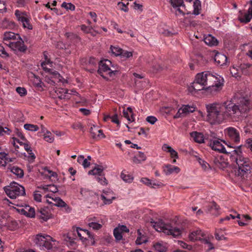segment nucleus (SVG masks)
Returning <instances> with one entry per match:
<instances>
[{"mask_svg":"<svg viewBox=\"0 0 252 252\" xmlns=\"http://www.w3.org/2000/svg\"><path fill=\"white\" fill-rule=\"evenodd\" d=\"M110 49L112 53L115 56H120L123 50L121 48L115 47L112 45L110 46Z\"/></svg>","mask_w":252,"mask_h":252,"instance_id":"nucleus-37","label":"nucleus"},{"mask_svg":"<svg viewBox=\"0 0 252 252\" xmlns=\"http://www.w3.org/2000/svg\"><path fill=\"white\" fill-rule=\"evenodd\" d=\"M204 41L205 44L210 46H216L218 44V40L211 34H208L204 37Z\"/></svg>","mask_w":252,"mask_h":252,"instance_id":"nucleus-21","label":"nucleus"},{"mask_svg":"<svg viewBox=\"0 0 252 252\" xmlns=\"http://www.w3.org/2000/svg\"><path fill=\"white\" fill-rule=\"evenodd\" d=\"M18 34L11 32H6L4 33L3 40L8 41L10 39H17Z\"/></svg>","mask_w":252,"mask_h":252,"instance_id":"nucleus-29","label":"nucleus"},{"mask_svg":"<svg viewBox=\"0 0 252 252\" xmlns=\"http://www.w3.org/2000/svg\"><path fill=\"white\" fill-rule=\"evenodd\" d=\"M12 173L17 176L19 178H22L24 176V171L19 167L17 166H11L9 165L8 167Z\"/></svg>","mask_w":252,"mask_h":252,"instance_id":"nucleus-19","label":"nucleus"},{"mask_svg":"<svg viewBox=\"0 0 252 252\" xmlns=\"http://www.w3.org/2000/svg\"><path fill=\"white\" fill-rule=\"evenodd\" d=\"M51 241H54V240L50 236L41 234L37 235L34 240V243L39 246L40 249L45 248L50 250L52 249L53 246Z\"/></svg>","mask_w":252,"mask_h":252,"instance_id":"nucleus-7","label":"nucleus"},{"mask_svg":"<svg viewBox=\"0 0 252 252\" xmlns=\"http://www.w3.org/2000/svg\"><path fill=\"white\" fill-rule=\"evenodd\" d=\"M11 130L7 127H3L0 126V135H3L4 134L9 135Z\"/></svg>","mask_w":252,"mask_h":252,"instance_id":"nucleus-47","label":"nucleus"},{"mask_svg":"<svg viewBox=\"0 0 252 252\" xmlns=\"http://www.w3.org/2000/svg\"><path fill=\"white\" fill-rule=\"evenodd\" d=\"M252 18L250 10H248V13L244 15V17H239L238 19L241 23H247L251 21Z\"/></svg>","mask_w":252,"mask_h":252,"instance_id":"nucleus-36","label":"nucleus"},{"mask_svg":"<svg viewBox=\"0 0 252 252\" xmlns=\"http://www.w3.org/2000/svg\"><path fill=\"white\" fill-rule=\"evenodd\" d=\"M15 15L18 21H21L22 23L26 21L27 18L25 17L26 12H22L18 10H16L15 12Z\"/></svg>","mask_w":252,"mask_h":252,"instance_id":"nucleus-30","label":"nucleus"},{"mask_svg":"<svg viewBox=\"0 0 252 252\" xmlns=\"http://www.w3.org/2000/svg\"><path fill=\"white\" fill-rule=\"evenodd\" d=\"M198 162L204 170L210 168V165L207 162L200 158H198Z\"/></svg>","mask_w":252,"mask_h":252,"instance_id":"nucleus-46","label":"nucleus"},{"mask_svg":"<svg viewBox=\"0 0 252 252\" xmlns=\"http://www.w3.org/2000/svg\"><path fill=\"white\" fill-rule=\"evenodd\" d=\"M231 153L233 154V162H235L238 166L237 171H235V175L242 177L250 173L252 163L250 159L244 157L242 151L238 150V152L235 151Z\"/></svg>","mask_w":252,"mask_h":252,"instance_id":"nucleus-3","label":"nucleus"},{"mask_svg":"<svg viewBox=\"0 0 252 252\" xmlns=\"http://www.w3.org/2000/svg\"><path fill=\"white\" fill-rule=\"evenodd\" d=\"M114 194V193L112 190L109 189L107 190H103L102 194L100 195V198L105 205H109L112 203L113 200L116 198V197L113 196Z\"/></svg>","mask_w":252,"mask_h":252,"instance_id":"nucleus-12","label":"nucleus"},{"mask_svg":"<svg viewBox=\"0 0 252 252\" xmlns=\"http://www.w3.org/2000/svg\"><path fill=\"white\" fill-rule=\"evenodd\" d=\"M251 107L252 103L246 97H239L235 103L229 101L222 104L213 103L206 106L207 117L213 124H220L228 118L236 121Z\"/></svg>","mask_w":252,"mask_h":252,"instance_id":"nucleus-1","label":"nucleus"},{"mask_svg":"<svg viewBox=\"0 0 252 252\" xmlns=\"http://www.w3.org/2000/svg\"><path fill=\"white\" fill-rule=\"evenodd\" d=\"M241 147H242V146H237V147H234L233 146H230L229 148H227V149H225L226 152H223V153L229 155L230 160L231 161L233 162V158H232L233 154H231L232 153L231 152H232L233 153L235 151L238 152V150L239 151H242Z\"/></svg>","mask_w":252,"mask_h":252,"instance_id":"nucleus-25","label":"nucleus"},{"mask_svg":"<svg viewBox=\"0 0 252 252\" xmlns=\"http://www.w3.org/2000/svg\"><path fill=\"white\" fill-rule=\"evenodd\" d=\"M146 121L150 124L154 125L157 121V119L154 116H150L146 118Z\"/></svg>","mask_w":252,"mask_h":252,"instance_id":"nucleus-59","label":"nucleus"},{"mask_svg":"<svg viewBox=\"0 0 252 252\" xmlns=\"http://www.w3.org/2000/svg\"><path fill=\"white\" fill-rule=\"evenodd\" d=\"M162 149L164 151H166L169 153L170 154L171 158H178V153L176 151H175L171 147L169 146L167 144H163V145L162 147Z\"/></svg>","mask_w":252,"mask_h":252,"instance_id":"nucleus-23","label":"nucleus"},{"mask_svg":"<svg viewBox=\"0 0 252 252\" xmlns=\"http://www.w3.org/2000/svg\"><path fill=\"white\" fill-rule=\"evenodd\" d=\"M214 60L218 65L221 66L225 63L227 58L223 54L218 53L215 56Z\"/></svg>","mask_w":252,"mask_h":252,"instance_id":"nucleus-22","label":"nucleus"},{"mask_svg":"<svg viewBox=\"0 0 252 252\" xmlns=\"http://www.w3.org/2000/svg\"><path fill=\"white\" fill-rule=\"evenodd\" d=\"M46 69L47 70V72L54 75V77L58 79L59 81L62 82L63 80L64 79L58 71L50 68H46Z\"/></svg>","mask_w":252,"mask_h":252,"instance_id":"nucleus-35","label":"nucleus"},{"mask_svg":"<svg viewBox=\"0 0 252 252\" xmlns=\"http://www.w3.org/2000/svg\"><path fill=\"white\" fill-rule=\"evenodd\" d=\"M220 230L216 231L215 233V236L216 239L218 241H220L222 240H227V238L224 237L223 235H220Z\"/></svg>","mask_w":252,"mask_h":252,"instance_id":"nucleus-51","label":"nucleus"},{"mask_svg":"<svg viewBox=\"0 0 252 252\" xmlns=\"http://www.w3.org/2000/svg\"><path fill=\"white\" fill-rule=\"evenodd\" d=\"M4 190L6 194L12 199L16 198L18 196L26 194L24 187L15 182H12L9 186L5 187Z\"/></svg>","mask_w":252,"mask_h":252,"instance_id":"nucleus-6","label":"nucleus"},{"mask_svg":"<svg viewBox=\"0 0 252 252\" xmlns=\"http://www.w3.org/2000/svg\"><path fill=\"white\" fill-rule=\"evenodd\" d=\"M97 61H98L95 58L91 57L89 59L88 63L90 65L95 66L96 65Z\"/></svg>","mask_w":252,"mask_h":252,"instance_id":"nucleus-63","label":"nucleus"},{"mask_svg":"<svg viewBox=\"0 0 252 252\" xmlns=\"http://www.w3.org/2000/svg\"><path fill=\"white\" fill-rule=\"evenodd\" d=\"M204 234L200 229L196 230L190 233L189 235V239L191 241L201 240L204 237Z\"/></svg>","mask_w":252,"mask_h":252,"instance_id":"nucleus-18","label":"nucleus"},{"mask_svg":"<svg viewBox=\"0 0 252 252\" xmlns=\"http://www.w3.org/2000/svg\"><path fill=\"white\" fill-rule=\"evenodd\" d=\"M23 26L24 28H28L29 30L32 29V26L30 24V20L27 18L26 21L23 23Z\"/></svg>","mask_w":252,"mask_h":252,"instance_id":"nucleus-62","label":"nucleus"},{"mask_svg":"<svg viewBox=\"0 0 252 252\" xmlns=\"http://www.w3.org/2000/svg\"><path fill=\"white\" fill-rule=\"evenodd\" d=\"M26 151L29 154V156L27 157L28 161L30 162H33L35 158V156L32 152L31 147L29 148V150H26Z\"/></svg>","mask_w":252,"mask_h":252,"instance_id":"nucleus-45","label":"nucleus"},{"mask_svg":"<svg viewBox=\"0 0 252 252\" xmlns=\"http://www.w3.org/2000/svg\"><path fill=\"white\" fill-rule=\"evenodd\" d=\"M121 178L126 182L131 183L133 180V177L129 174H125L123 172L121 174Z\"/></svg>","mask_w":252,"mask_h":252,"instance_id":"nucleus-42","label":"nucleus"},{"mask_svg":"<svg viewBox=\"0 0 252 252\" xmlns=\"http://www.w3.org/2000/svg\"><path fill=\"white\" fill-rule=\"evenodd\" d=\"M198 74L200 79L203 80L207 88V92L214 94L221 89L223 83L221 81L223 80V78L217 74L214 75L209 71H204Z\"/></svg>","mask_w":252,"mask_h":252,"instance_id":"nucleus-2","label":"nucleus"},{"mask_svg":"<svg viewBox=\"0 0 252 252\" xmlns=\"http://www.w3.org/2000/svg\"><path fill=\"white\" fill-rule=\"evenodd\" d=\"M96 180L102 185H107L108 184L107 181L104 176H101V177H97Z\"/></svg>","mask_w":252,"mask_h":252,"instance_id":"nucleus-54","label":"nucleus"},{"mask_svg":"<svg viewBox=\"0 0 252 252\" xmlns=\"http://www.w3.org/2000/svg\"><path fill=\"white\" fill-rule=\"evenodd\" d=\"M129 113L125 109L123 110V115L124 116L129 122H133L134 121V118L132 116V119L131 118V116L129 117Z\"/></svg>","mask_w":252,"mask_h":252,"instance_id":"nucleus-56","label":"nucleus"},{"mask_svg":"<svg viewBox=\"0 0 252 252\" xmlns=\"http://www.w3.org/2000/svg\"><path fill=\"white\" fill-rule=\"evenodd\" d=\"M6 156L7 154L5 152H0V166L5 167L6 165L7 161H5L4 158Z\"/></svg>","mask_w":252,"mask_h":252,"instance_id":"nucleus-41","label":"nucleus"},{"mask_svg":"<svg viewBox=\"0 0 252 252\" xmlns=\"http://www.w3.org/2000/svg\"><path fill=\"white\" fill-rule=\"evenodd\" d=\"M199 74L196 75L195 81L189 87L188 90L191 93H196L199 91L206 90L207 88L203 82V80L198 79Z\"/></svg>","mask_w":252,"mask_h":252,"instance_id":"nucleus-9","label":"nucleus"},{"mask_svg":"<svg viewBox=\"0 0 252 252\" xmlns=\"http://www.w3.org/2000/svg\"><path fill=\"white\" fill-rule=\"evenodd\" d=\"M195 107L193 105L190 106L189 105H184L182 108L181 110L184 113V115H186L190 113L193 112L195 110Z\"/></svg>","mask_w":252,"mask_h":252,"instance_id":"nucleus-28","label":"nucleus"},{"mask_svg":"<svg viewBox=\"0 0 252 252\" xmlns=\"http://www.w3.org/2000/svg\"><path fill=\"white\" fill-rule=\"evenodd\" d=\"M17 41L9 42L7 45L13 50L20 52H25L27 47L25 45L24 42L19 34L17 35Z\"/></svg>","mask_w":252,"mask_h":252,"instance_id":"nucleus-10","label":"nucleus"},{"mask_svg":"<svg viewBox=\"0 0 252 252\" xmlns=\"http://www.w3.org/2000/svg\"><path fill=\"white\" fill-rule=\"evenodd\" d=\"M219 209V206L215 202L213 201L211 204L208 206L207 212L212 215H216Z\"/></svg>","mask_w":252,"mask_h":252,"instance_id":"nucleus-26","label":"nucleus"},{"mask_svg":"<svg viewBox=\"0 0 252 252\" xmlns=\"http://www.w3.org/2000/svg\"><path fill=\"white\" fill-rule=\"evenodd\" d=\"M111 64L110 61L105 60L104 61H100L99 62V68L97 70V73L104 79H107V77L103 74V72L110 71L108 73L110 77L118 74L119 72L118 70H111L110 68L109 67V64Z\"/></svg>","mask_w":252,"mask_h":252,"instance_id":"nucleus-8","label":"nucleus"},{"mask_svg":"<svg viewBox=\"0 0 252 252\" xmlns=\"http://www.w3.org/2000/svg\"><path fill=\"white\" fill-rule=\"evenodd\" d=\"M251 66H252V65L251 64L244 63V64L241 65L240 68H241L243 73L246 75L249 73V72L247 70V68L250 67Z\"/></svg>","mask_w":252,"mask_h":252,"instance_id":"nucleus-50","label":"nucleus"},{"mask_svg":"<svg viewBox=\"0 0 252 252\" xmlns=\"http://www.w3.org/2000/svg\"><path fill=\"white\" fill-rule=\"evenodd\" d=\"M24 127L25 129L32 131H36L39 129V127L37 125L29 124H25Z\"/></svg>","mask_w":252,"mask_h":252,"instance_id":"nucleus-39","label":"nucleus"},{"mask_svg":"<svg viewBox=\"0 0 252 252\" xmlns=\"http://www.w3.org/2000/svg\"><path fill=\"white\" fill-rule=\"evenodd\" d=\"M72 35L73 36H71L70 37L69 40H70V41H73L74 42H78L79 41H80V38L77 34L73 33L72 34Z\"/></svg>","mask_w":252,"mask_h":252,"instance_id":"nucleus-61","label":"nucleus"},{"mask_svg":"<svg viewBox=\"0 0 252 252\" xmlns=\"http://www.w3.org/2000/svg\"><path fill=\"white\" fill-rule=\"evenodd\" d=\"M154 247L156 251L158 252H166L167 248L165 245L160 243H157Z\"/></svg>","mask_w":252,"mask_h":252,"instance_id":"nucleus-32","label":"nucleus"},{"mask_svg":"<svg viewBox=\"0 0 252 252\" xmlns=\"http://www.w3.org/2000/svg\"><path fill=\"white\" fill-rule=\"evenodd\" d=\"M113 234L117 241H120L122 239V232H121L117 227L114 228L113 231Z\"/></svg>","mask_w":252,"mask_h":252,"instance_id":"nucleus-43","label":"nucleus"},{"mask_svg":"<svg viewBox=\"0 0 252 252\" xmlns=\"http://www.w3.org/2000/svg\"><path fill=\"white\" fill-rule=\"evenodd\" d=\"M245 146L250 148L252 152V138H250L246 140Z\"/></svg>","mask_w":252,"mask_h":252,"instance_id":"nucleus-64","label":"nucleus"},{"mask_svg":"<svg viewBox=\"0 0 252 252\" xmlns=\"http://www.w3.org/2000/svg\"><path fill=\"white\" fill-rule=\"evenodd\" d=\"M132 56V53L126 50H122V54L120 55L121 59L126 60Z\"/></svg>","mask_w":252,"mask_h":252,"instance_id":"nucleus-44","label":"nucleus"},{"mask_svg":"<svg viewBox=\"0 0 252 252\" xmlns=\"http://www.w3.org/2000/svg\"><path fill=\"white\" fill-rule=\"evenodd\" d=\"M151 223L153 227L158 231H162L167 235H170L174 237H177L181 235L182 230L181 229L173 227L170 223H166L162 220H160L155 222L152 220Z\"/></svg>","mask_w":252,"mask_h":252,"instance_id":"nucleus-4","label":"nucleus"},{"mask_svg":"<svg viewBox=\"0 0 252 252\" xmlns=\"http://www.w3.org/2000/svg\"><path fill=\"white\" fill-rule=\"evenodd\" d=\"M45 197L46 198H50L54 200L55 202V203H53L54 206L61 207H65L67 206V204L60 197H55L54 198L49 196V194L46 195Z\"/></svg>","mask_w":252,"mask_h":252,"instance_id":"nucleus-24","label":"nucleus"},{"mask_svg":"<svg viewBox=\"0 0 252 252\" xmlns=\"http://www.w3.org/2000/svg\"><path fill=\"white\" fill-rule=\"evenodd\" d=\"M16 91L21 96H25L27 94L26 89L23 87H18L16 88Z\"/></svg>","mask_w":252,"mask_h":252,"instance_id":"nucleus-48","label":"nucleus"},{"mask_svg":"<svg viewBox=\"0 0 252 252\" xmlns=\"http://www.w3.org/2000/svg\"><path fill=\"white\" fill-rule=\"evenodd\" d=\"M24 207H25V209L27 210L26 217L34 218L35 215L34 208L31 207L27 204H25Z\"/></svg>","mask_w":252,"mask_h":252,"instance_id":"nucleus-34","label":"nucleus"},{"mask_svg":"<svg viewBox=\"0 0 252 252\" xmlns=\"http://www.w3.org/2000/svg\"><path fill=\"white\" fill-rule=\"evenodd\" d=\"M220 139L211 140L208 141V144L212 148V149L218 151L220 153H223V152H226L225 148L221 143V141H220Z\"/></svg>","mask_w":252,"mask_h":252,"instance_id":"nucleus-13","label":"nucleus"},{"mask_svg":"<svg viewBox=\"0 0 252 252\" xmlns=\"http://www.w3.org/2000/svg\"><path fill=\"white\" fill-rule=\"evenodd\" d=\"M170 3L174 8L177 9V11L180 14H185L186 9L184 0H170Z\"/></svg>","mask_w":252,"mask_h":252,"instance_id":"nucleus-14","label":"nucleus"},{"mask_svg":"<svg viewBox=\"0 0 252 252\" xmlns=\"http://www.w3.org/2000/svg\"><path fill=\"white\" fill-rule=\"evenodd\" d=\"M104 168L102 166L96 164L94 168L88 172L89 175H98L99 176H104L103 173Z\"/></svg>","mask_w":252,"mask_h":252,"instance_id":"nucleus-20","label":"nucleus"},{"mask_svg":"<svg viewBox=\"0 0 252 252\" xmlns=\"http://www.w3.org/2000/svg\"><path fill=\"white\" fill-rule=\"evenodd\" d=\"M193 14L195 15H198L200 14V10H201V2L199 0H195L193 2Z\"/></svg>","mask_w":252,"mask_h":252,"instance_id":"nucleus-31","label":"nucleus"},{"mask_svg":"<svg viewBox=\"0 0 252 252\" xmlns=\"http://www.w3.org/2000/svg\"><path fill=\"white\" fill-rule=\"evenodd\" d=\"M190 136L193 138L194 140L197 143H208V139L205 138L202 133L197 131H193L190 133Z\"/></svg>","mask_w":252,"mask_h":252,"instance_id":"nucleus-16","label":"nucleus"},{"mask_svg":"<svg viewBox=\"0 0 252 252\" xmlns=\"http://www.w3.org/2000/svg\"><path fill=\"white\" fill-rule=\"evenodd\" d=\"M88 225L94 230H98L102 227L101 224L95 222H90Z\"/></svg>","mask_w":252,"mask_h":252,"instance_id":"nucleus-49","label":"nucleus"},{"mask_svg":"<svg viewBox=\"0 0 252 252\" xmlns=\"http://www.w3.org/2000/svg\"><path fill=\"white\" fill-rule=\"evenodd\" d=\"M72 231L70 232H68L66 234V238H67V241H69L71 243L74 242V240L75 239V233H77L78 236L80 238V239L84 242L85 240L87 239V238H90L91 239L93 240V241L92 242V245H93L95 243V241H94V236L87 229H83L79 227H72Z\"/></svg>","mask_w":252,"mask_h":252,"instance_id":"nucleus-5","label":"nucleus"},{"mask_svg":"<svg viewBox=\"0 0 252 252\" xmlns=\"http://www.w3.org/2000/svg\"><path fill=\"white\" fill-rule=\"evenodd\" d=\"M163 171L165 175H169L174 172L178 173L180 172V168L176 166L167 164L163 166Z\"/></svg>","mask_w":252,"mask_h":252,"instance_id":"nucleus-17","label":"nucleus"},{"mask_svg":"<svg viewBox=\"0 0 252 252\" xmlns=\"http://www.w3.org/2000/svg\"><path fill=\"white\" fill-rule=\"evenodd\" d=\"M44 169L45 172H47L49 174V175H48V177L49 178H51L52 177H57V174L56 172H53V171L48 169L47 167H45L44 168Z\"/></svg>","mask_w":252,"mask_h":252,"instance_id":"nucleus-60","label":"nucleus"},{"mask_svg":"<svg viewBox=\"0 0 252 252\" xmlns=\"http://www.w3.org/2000/svg\"><path fill=\"white\" fill-rule=\"evenodd\" d=\"M18 227V223L15 220H12L8 225V228L11 230H14Z\"/></svg>","mask_w":252,"mask_h":252,"instance_id":"nucleus-55","label":"nucleus"},{"mask_svg":"<svg viewBox=\"0 0 252 252\" xmlns=\"http://www.w3.org/2000/svg\"><path fill=\"white\" fill-rule=\"evenodd\" d=\"M128 4V2L126 4L124 3L123 2L119 1L117 4V8L125 12H127L128 11V8L127 7V5Z\"/></svg>","mask_w":252,"mask_h":252,"instance_id":"nucleus-40","label":"nucleus"},{"mask_svg":"<svg viewBox=\"0 0 252 252\" xmlns=\"http://www.w3.org/2000/svg\"><path fill=\"white\" fill-rule=\"evenodd\" d=\"M111 121L115 123L118 126H120V122L119 120H118V117L117 114H115L114 115H113L112 117H111Z\"/></svg>","mask_w":252,"mask_h":252,"instance_id":"nucleus-58","label":"nucleus"},{"mask_svg":"<svg viewBox=\"0 0 252 252\" xmlns=\"http://www.w3.org/2000/svg\"><path fill=\"white\" fill-rule=\"evenodd\" d=\"M225 133L229 138L236 143L240 141V137L239 131L234 127H229L225 130Z\"/></svg>","mask_w":252,"mask_h":252,"instance_id":"nucleus-11","label":"nucleus"},{"mask_svg":"<svg viewBox=\"0 0 252 252\" xmlns=\"http://www.w3.org/2000/svg\"><path fill=\"white\" fill-rule=\"evenodd\" d=\"M37 217L43 221H47L52 218V214L48 207L41 208L36 213Z\"/></svg>","mask_w":252,"mask_h":252,"instance_id":"nucleus-15","label":"nucleus"},{"mask_svg":"<svg viewBox=\"0 0 252 252\" xmlns=\"http://www.w3.org/2000/svg\"><path fill=\"white\" fill-rule=\"evenodd\" d=\"M17 4V6L20 7H25L27 3H28L30 0H15Z\"/></svg>","mask_w":252,"mask_h":252,"instance_id":"nucleus-52","label":"nucleus"},{"mask_svg":"<svg viewBox=\"0 0 252 252\" xmlns=\"http://www.w3.org/2000/svg\"><path fill=\"white\" fill-rule=\"evenodd\" d=\"M38 191H35L33 193L34 200L37 202H40L41 201V195L38 193Z\"/></svg>","mask_w":252,"mask_h":252,"instance_id":"nucleus-57","label":"nucleus"},{"mask_svg":"<svg viewBox=\"0 0 252 252\" xmlns=\"http://www.w3.org/2000/svg\"><path fill=\"white\" fill-rule=\"evenodd\" d=\"M213 162L217 167L222 170H223L228 165V163L227 162L221 161V159H219L217 158H215Z\"/></svg>","mask_w":252,"mask_h":252,"instance_id":"nucleus-27","label":"nucleus"},{"mask_svg":"<svg viewBox=\"0 0 252 252\" xmlns=\"http://www.w3.org/2000/svg\"><path fill=\"white\" fill-rule=\"evenodd\" d=\"M44 139L49 143H52L54 140V135L50 131L46 130L44 134Z\"/></svg>","mask_w":252,"mask_h":252,"instance_id":"nucleus-38","label":"nucleus"},{"mask_svg":"<svg viewBox=\"0 0 252 252\" xmlns=\"http://www.w3.org/2000/svg\"><path fill=\"white\" fill-rule=\"evenodd\" d=\"M0 56L3 58H8L9 57V54L6 52L4 47L0 45Z\"/></svg>","mask_w":252,"mask_h":252,"instance_id":"nucleus-53","label":"nucleus"},{"mask_svg":"<svg viewBox=\"0 0 252 252\" xmlns=\"http://www.w3.org/2000/svg\"><path fill=\"white\" fill-rule=\"evenodd\" d=\"M32 83L33 85L37 88H42V85L43 84V83L41 80L40 77L33 74Z\"/></svg>","mask_w":252,"mask_h":252,"instance_id":"nucleus-33","label":"nucleus"}]
</instances>
